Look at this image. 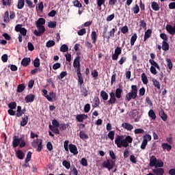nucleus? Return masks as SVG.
Wrapping results in <instances>:
<instances>
[{
	"mask_svg": "<svg viewBox=\"0 0 175 175\" xmlns=\"http://www.w3.org/2000/svg\"><path fill=\"white\" fill-rule=\"evenodd\" d=\"M132 142H133V138L131 135H127L125 139H123L121 135H117L115 139V144L118 148H121V147L126 148V147L129 146V143H132Z\"/></svg>",
	"mask_w": 175,
	"mask_h": 175,
	"instance_id": "f257e3e1",
	"label": "nucleus"
},
{
	"mask_svg": "<svg viewBox=\"0 0 175 175\" xmlns=\"http://www.w3.org/2000/svg\"><path fill=\"white\" fill-rule=\"evenodd\" d=\"M137 98V85H132L131 92L126 94V102H131L132 99H136Z\"/></svg>",
	"mask_w": 175,
	"mask_h": 175,
	"instance_id": "f03ea898",
	"label": "nucleus"
},
{
	"mask_svg": "<svg viewBox=\"0 0 175 175\" xmlns=\"http://www.w3.org/2000/svg\"><path fill=\"white\" fill-rule=\"evenodd\" d=\"M116 166V161L112 159H107L103 163V167H105V169H108V170H111Z\"/></svg>",
	"mask_w": 175,
	"mask_h": 175,
	"instance_id": "7ed1b4c3",
	"label": "nucleus"
},
{
	"mask_svg": "<svg viewBox=\"0 0 175 175\" xmlns=\"http://www.w3.org/2000/svg\"><path fill=\"white\" fill-rule=\"evenodd\" d=\"M122 53V49L120 46H117L116 49H115L114 53L112 54V56H111L113 61H117L118 59V57L121 55Z\"/></svg>",
	"mask_w": 175,
	"mask_h": 175,
	"instance_id": "20e7f679",
	"label": "nucleus"
},
{
	"mask_svg": "<svg viewBox=\"0 0 175 175\" xmlns=\"http://www.w3.org/2000/svg\"><path fill=\"white\" fill-rule=\"evenodd\" d=\"M80 56H77L73 62V66L75 68L77 72H81V67L80 64Z\"/></svg>",
	"mask_w": 175,
	"mask_h": 175,
	"instance_id": "39448f33",
	"label": "nucleus"
},
{
	"mask_svg": "<svg viewBox=\"0 0 175 175\" xmlns=\"http://www.w3.org/2000/svg\"><path fill=\"white\" fill-rule=\"evenodd\" d=\"M110 98L107 101V105H114L117 103V97L116 96V93L111 92L109 93Z\"/></svg>",
	"mask_w": 175,
	"mask_h": 175,
	"instance_id": "423d86ee",
	"label": "nucleus"
},
{
	"mask_svg": "<svg viewBox=\"0 0 175 175\" xmlns=\"http://www.w3.org/2000/svg\"><path fill=\"white\" fill-rule=\"evenodd\" d=\"M36 27L38 29V31H34V35H36V36H40L41 35H43L44 32H46V28L44 26H36Z\"/></svg>",
	"mask_w": 175,
	"mask_h": 175,
	"instance_id": "0eeeda50",
	"label": "nucleus"
},
{
	"mask_svg": "<svg viewBox=\"0 0 175 175\" xmlns=\"http://www.w3.org/2000/svg\"><path fill=\"white\" fill-rule=\"evenodd\" d=\"M69 150L71 154H73V155H77V154H79V151L77 150V146H76V145L75 144H70Z\"/></svg>",
	"mask_w": 175,
	"mask_h": 175,
	"instance_id": "6e6552de",
	"label": "nucleus"
},
{
	"mask_svg": "<svg viewBox=\"0 0 175 175\" xmlns=\"http://www.w3.org/2000/svg\"><path fill=\"white\" fill-rule=\"evenodd\" d=\"M13 140H12V147L14 148H16V147H18L20 146L21 143V138H18L17 136H14L13 137Z\"/></svg>",
	"mask_w": 175,
	"mask_h": 175,
	"instance_id": "1a4fd4ad",
	"label": "nucleus"
},
{
	"mask_svg": "<svg viewBox=\"0 0 175 175\" xmlns=\"http://www.w3.org/2000/svg\"><path fill=\"white\" fill-rule=\"evenodd\" d=\"M154 175H163L165 174V169L163 168H155L152 170Z\"/></svg>",
	"mask_w": 175,
	"mask_h": 175,
	"instance_id": "9d476101",
	"label": "nucleus"
},
{
	"mask_svg": "<svg viewBox=\"0 0 175 175\" xmlns=\"http://www.w3.org/2000/svg\"><path fill=\"white\" fill-rule=\"evenodd\" d=\"M87 118H88V116L84 113L78 114L76 116V119H77V121H78V122H83V121H84V120H87Z\"/></svg>",
	"mask_w": 175,
	"mask_h": 175,
	"instance_id": "9b49d317",
	"label": "nucleus"
},
{
	"mask_svg": "<svg viewBox=\"0 0 175 175\" xmlns=\"http://www.w3.org/2000/svg\"><path fill=\"white\" fill-rule=\"evenodd\" d=\"M157 157L155 156H152L150 159V163H149V166L150 167H155L157 166Z\"/></svg>",
	"mask_w": 175,
	"mask_h": 175,
	"instance_id": "f8f14e48",
	"label": "nucleus"
},
{
	"mask_svg": "<svg viewBox=\"0 0 175 175\" xmlns=\"http://www.w3.org/2000/svg\"><path fill=\"white\" fill-rule=\"evenodd\" d=\"M116 35V29L113 28L108 32V36H105V38L109 42L111 38H114Z\"/></svg>",
	"mask_w": 175,
	"mask_h": 175,
	"instance_id": "ddd939ff",
	"label": "nucleus"
},
{
	"mask_svg": "<svg viewBox=\"0 0 175 175\" xmlns=\"http://www.w3.org/2000/svg\"><path fill=\"white\" fill-rule=\"evenodd\" d=\"M25 100L26 103H31V102L35 100V96L32 94H28L25 96Z\"/></svg>",
	"mask_w": 175,
	"mask_h": 175,
	"instance_id": "4468645a",
	"label": "nucleus"
},
{
	"mask_svg": "<svg viewBox=\"0 0 175 175\" xmlns=\"http://www.w3.org/2000/svg\"><path fill=\"white\" fill-rule=\"evenodd\" d=\"M31 64V57H25L21 61L22 66H28Z\"/></svg>",
	"mask_w": 175,
	"mask_h": 175,
	"instance_id": "2eb2a0df",
	"label": "nucleus"
},
{
	"mask_svg": "<svg viewBox=\"0 0 175 175\" xmlns=\"http://www.w3.org/2000/svg\"><path fill=\"white\" fill-rule=\"evenodd\" d=\"M152 34V30H151L150 29L146 31L144 37V42H146L147 39H150V38H151Z\"/></svg>",
	"mask_w": 175,
	"mask_h": 175,
	"instance_id": "dca6fc26",
	"label": "nucleus"
},
{
	"mask_svg": "<svg viewBox=\"0 0 175 175\" xmlns=\"http://www.w3.org/2000/svg\"><path fill=\"white\" fill-rule=\"evenodd\" d=\"M122 88H116L115 92V96H116L117 99H121L122 98Z\"/></svg>",
	"mask_w": 175,
	"mask_h": 175,
	"instance_id": "f3484780",
	"label": "nucleus"
},
{
	"mask_svg": "<svg viewBox=\"0 0 175 175\" xmlns=\"http://www.w3.org/2000/svg\"><path fill=\"white\" fill-rule=\"evenodd\" d=\"M77 75L78 76V83L79 85H83L84 83V79H83V75L81 74V71L77 72Z\"/></svg>",
	"mask_w": 175,
	"mask_h": 175,
	"instance_id": "a211bd4d",
	"label": "nucleus"
},
{
	"mask_svg": "<svg viewBox=\"0 0 175 175\" xmlns=\"http://www.w3.org/2000/svg\"><path fill=\"white\" fill-rule=\"evenodd\" d=\"M90 36H91V40L92 41L93 44H96V40L98 39V34H96V31H92Z\"/></svg>",
	"mask_w": 175,
	"mask_h": 175,
	"instance_id": "6ab92c4d",
	"label": "nucleus"
},
{
	"mask_svg": "<svg viewBox=\"0 0 175 175\" xmlns=\"http://www.w3.org/2000/svg\"><path fill=\"white\" fill-rule=\"evenodd\" d=\"M159 117H161V120H163V121L167 120V115H166V113H165V111H163V109H161L159 111Z\"/></svg>",
	"mask_w": 175,
	"mask_h": 175,
	"instance_id": "aec40b11",
	"label": "nucleus"
},
{
	"mask_svg": "<svg viewBox=\"0 0 175 175\" xmlns=\"http://www.w3.org/2000/svg\"><path fill=\"white\" fill-rule=\"evenodd\" d=\"M166 30L170 35H173L174 33H175V26L173 27L171 25H167Z\"/></svg>",
	"mask_w": 175,
	"mask_h": 175,
	"instance_id": "412c9836",
	"label": "nucleus"
},
{
	"mask_svg": "<svg viewBox=\"0 0 175 175\" xmlns=\"http://www.w3.org/2000/svg\"><path fill=\"white\" fill-rule=\"evenodd\" d=\"M122 128L126 129V131H132V129H133V126L131 124L124 122L122 124Z\"/></svg>",
	"mask_w": 175,
	"mask_h": 175,
	"instance_id": "4be33fe9",
	"label": "nucleus"
},
{
	"mask_svg": "<svg viewBox=\"0 0 175 175\" xmlns=\"http://www.w3.org/2000/svg\"><path fill=\"white\" fill-rule=\"evenodd\" d=\"M42 92H43V96H44V98H46L47 100H49V102H54V100H53V98L50 97V96L47 94L48 93L47 90L43 89Z\"/></svg>",
	"mask_w": 175,
	"mask_h": 175,
	"instance_id": "5701e85b",
	"label": "nucleus"
},
{
	"mask_svg": "<svg viewBox=\"0 0 175 175\" xmlns=\"http://www.w3.org/2000/svg\"><path fill=\"white\" fill-rule=\"evenodd\" d=\"M40 143H43V140L42 139H36L33 141L31 143L32 147H34V148H36Z\"/></svg>",
	"mask_w": 175,
	"mask_h": 175,
	"instance_id": "b1692460",
	"label": "nucleus"
},
{
	"mask_svg": "<svg viewBox=\"0 0 175 175\" xmlns=\"http://www.w3.org/2000/svg\"><path fill=\"white\" fill-rule=\"evenodd\" d=\"M148 117L151 118L153 121H155L157 120V115L155 114V111H154L152 109H150L148 111Z\"/></svg>",
	"mask_w": 175,
	"mask_h": 175,
	"instance_id": "393cba45",
	"label": "nucleus"
},
{
	"mask_svg": "<svg viewBox=\"0 0 175 175\" xmlns=\"http://www.w3.org/2000/svg\"><path fill=\"white\" fill-rule=\"evenodd\" d=\"M46 24V19L44 18H40L36 23V27L44 25Z\"/></svg>",
	"mask_w": 175,
	"mask_h": 175,
	"instance_id": "a878e982",
	"label": "nucleus"
},
{
	"mask_svg": "<svg viewBox=\"0 0 175 175\" xmlns=\"http://www.w3.org/2000/svg\"><path fill=\"white\" fill-rule=\"evenodd\" d=\"M16 154L18 159H24V157H25V154H24V152L21 150H18Z\"/></svg>",
	"mask_w": 175,
	"mask_h": 175,
	"instance_id": "bb28decb",
	"label": "nucleus"
},
{
	"mask_svg": "<svg viewBox=\"0 0 175 175\" xmlns=\"http://www.w3.org/2000/svg\"><path fill=\"white\" fill-rule=\"evenodd\" d=\"M149 62H150V65H152V66H154V68L158 69V70H161V67L159 66V64H158V63H157V62H155V60L149 59Z\"/></svg>",
	"mask_w": 175,
	"mask_h": 175,
	"instance_id": "cd10ccee",
	"label": "nucleus"
},
{
	"mask_svg": "<svg viewBox=\"0 0 175 175\" xmlns=\"http://www.w3.org/2000/svg\"><path fill=\"white\" fill-rule=\"evenodd\" d=\"M28 124V116L25 115L23 118H22V121H21V126H25Z\"/></svg>",
	"mask_w": 175,
	"mask_h": 175,
	"instance_id": "c85d7f7f",
	"label": "nucleus"
},
{
	"mask_svg": "<svg viewBox=\"0 0 175 175\" xmlns=\"http://www.w3.org/2000/svg\"><path fill=\"white\" fill-rule=\"evenodd\" d=\"M79 137L82 139V140H87V139H88V134H86L85 131H81L79 133Z\"/></svg>",
	"mask_w": 175,
	"mask_h": 175,
	"instance_id": "c756f323",
	"label": "nucleus"
},
{
	"mask_svg": "<svg viewBox=\"0 0 175 175\" xmlns=\"http://www.w3.org/2000/svg\"><path fill=\"white\" fill-rule=\"evenodd\" d=\"M151 8L152 10H154V12H158L159 10V4L155 1L152 2Z\"/></svg>",
	"mask_w": 175,
	"mask_h": 175,
	"instance_id": "7c9ffc66",
	"label": "nucleus"
},
{
	"mask_svg": "<svg viewBox=\"0 0 175 175\" xmlns=\"http://www.w3.org/2000/svg\"><path fill=\"white\" fill-rule=\"evenodd\" d=\"M152 82L153 83L154 87L157 88V90H161V83H159V81H158V80L153 78L152 79Z\"/></svg>",
	"mask_w": 175,
	"mask_h": 175,
	"instance_id": "2f4dec72",
	"label": "nucleus"
},
{
	"mask_svg": "<svg viewBox=\"0 0 175 175\" xmlns=\"http://www.w3.org/2000/svg\"><path fill=\"white\" fill-rule=\"evenodd\" d=\"M137 40V34L136 33H133V35L131 38V46H135V42Z\"/></svg>",
	"mask_w": 175,
	"mask_h": 175,
	"instance_id": "473e14b6",
	"label": "nucleus"
},
{
	"mask_svg": "<svg viewBox=\"0 0 175 175\" xmlns=\"http://www.w3.org/2000/svg\"><path fill=\"white\" fill-rule=\"evenodd\" d=\"M25 146H27V143L25 142V137L22 136L21 137V142L19 144V147L21 148H24V147H25Z\"/></svg>",
	"mask_w": 175,
	"mask_h": 175,
	"instance_id": "72a5a7b5",
	"label": "nucleus"
},
{
	"mask_svg": "<svg viewBox=\"0 0 175 175\" xmlns=\"http://www.w3.org/2000/svg\"><path fill=\"white\" fill-rule=\"evenodd\" d=\"M100 96L103 100H107L109 99V94L104 90L100 92Z\"/></svg>",
	"mask_w": 175,
	"mask_h": 175,
	"instance_id": "f704fd0d",
	"label": "nucleus"
},
{
	"mask_svg": "<svg viewBox=\"0 0 175 175\" xmlns=\"http://www.w3.org/2000/svg\"><path fill=\"white\" fill-rule=\"evenodd\" d=\"M25 5V0H18L17 4V9L21 10Z\"/></svg>",
	"mask_w": 175,
	"mask_h": 175,
	"instance_id": "c9c22d12",
	"label": "nucleus"
},
{
	"mask_svg": "<svg viewBox=\"0 0 175 175\" xmlns=\"http://www.w3.org/2000/svg\"><path fill=\"white\" fill-rule=\"evenodd\" d=\"M161 147L164 150H167V151L170 152L172 150V145L167 143H163L161 145Z\"/></svg>",
	"mask_w": 175,
	"mask_h": 175,
	"instance_id": "e433bc0d",
	"label": "nucleus"
},
{
	"mask_svg": "<svg viewBox=\"0 0 175 175\" xmlns=\"http://www.w3.org/2000/svg\"><path fill=\"white\" fill-rule=\"evenodd\" d=\"M49 129L53 132V133H55V135H59V129H58V127H54L53 125L49 124Z\"/></svg>",
	"mask_w": 175,
	"mask_h": 175,
	"instance_id": "4c0bfd02",
	"label": "nucleus"
},
{
	"mask_svg": "<svg viewBox=\"0 0 175 175\" xmlns=\"http://www.w3.org/2000/svg\"><path fill=\"white\" fill-rule=\"evenodd\" d=\"M3 21L7 24L10 23V19L9 18V11H6L4 14Z\"/></svg>",
	"mask_w": 175,
	"mask_h": 175,
	"instance_id": "58836bf2",
	"label": "nucleus"
},
{
	"mask_svg": "<svg viewBox=\"0 0 175 175\" xmlns=\"http://www.w3.org/2000/svg\"><path fill=\"white\" fill-rule=\"evenodd\" d=\"M81 95L82 96H88V90L87 89V88L83 87L82 88H81Z\"/></svg>",
	"mask_w": 175,
	"mask_h": 175,
	"instance_id": "ea45409f",
	"label": "nucleus"
},
{
	"mask_svg": "<svg viewBox=\"0 0 175 175\" xmlns=\"http://www.w3.org/2000/svg\"><path fill=\"white\" fill-rule=\"evenodd\" d=\"M94 105H92V107L94 108H96L98 107V106H99V105H100V100H99V97H94Z\"/></svg>",
	"mask_w": 175,
	"mask_h": 175,
	"instance_id": "a19ab883",
	"label": "nucleus"
},
{
	"mask_svg": "<svg viewBox=\"0 0 175 175\" xmlns=\"http://www.w3.org/2000/svg\"><path fill=\"white\" fill-rule=\"evenodd\" d=\"M141 79H142V83H144V84L148 83V79H147V75H146V73L144 72L142 74Z\"/></svg>",
	"mask_w": 175,
	"mask_h": 175,
	"instance_id": "79ce46f5",
	"label": "nucleus"
},
{
	"mask_svg": "<svg viewBox=\"0 0 175 175\" xmlns=\"http://www.w3.org/2000/svg\"><path fill=\"white\" fill-rule=\"evenodd\" d=\"M162 50H163V51H167L169 50V44L167 43V42L163 41Z\"/></svg>",
	"mask_w": 175,
	"mask_h": 175,
	"instance_id": "37998d69",
	"label": "nucleus"
},
{
	"mask_svg": "<svg viewBox=\"0 0 175 175\" xmlns=\"http://www.w3.org/2000/svg\"><path fill=\"white\" fill-rule=\"evenodd\" d=\"M167 62V66L170 69V70H172L173 69V63L172 62V60L169 58L166 59Z\"/></svg>",
	"mask_w": 175,
	"mask_h": 175,
	"instance_id": "c03bdc74",
	"label": "nucleus"
},
{
	"mask_svg": "<svg viewBox=\"0 0 175 175\" xmlns=\"http://www.w3.org/2000/svg\"><path fill=\"white\" fill-rule=\"evenodd\" d=\"M33 66L35 68H39L40 66V59L38 57H36L33 61Z\"/></svg>",
	"mask_w": 175,
	"mask_h": 175,
	"instance_id": "a18cd8bd",
	"label": "nucleus"
},
{
	"mask_svg": "<svg viewBox=\"0 0 175 175\" xmlns=\"http://www.w3.org/2000/svg\"><path fill=\"white\" fill-rule=\"evenodd\" d=\"M8 107L10 109L14 110L16 107H17V103L16 102H11L8 104Z\"/></svg>",
	"mask_w": 175,
	"mask_h": 175,
	"instance_id": "49530a36",
	"label": "nucleus"
},
{
	"mask_svg": "<svg viewBox=\"0 0 175 175\" xmlns=\"http://www.w3.org/2000/svg\"><path fill=\"white\" fill-rule=\"evenodd\" d=\"M31 158H32V152H28L27 154L26 159L25 160V163H28V162H29V161H31Z\"/></svg>",
	"mask_w": 175,
	"mask_h": 175,
	"instance_id": "de8ad7c7",
	"label": "nucleus"
},
{
	"mask_svg": "<svg viewBox=\"0 0 175 175\" xmlns=\"http://www.w3.org/2000/svg\"><path fill=\"white\" fill-rule=\"evenodd\" d=\"M68 50H69V48L68 47V45H66L65 44L62 45L60 47V51L62 53H66V51H68Z\"/></svg>",
	"mask_w": 175,
	"mask_h": 175,
	"instance_id": "09e8293b",
	"label": "nucleus"
},
{
	"mask_svg": "<svg viewBox=\"0 0 175 175\" xmlns=\"http://www.w3.org/2000/svg\"><path fill=\"white\" fill-rule=\"evenodd\" d=\"M25 2L29 9H33L35 8V5H33V3L31 0H25Z\"/></svg>",
	"mask_w": 175,
	"mask_h": 175,
	"instance_id": "8fccbe9b",
	"label": "nucleus"
},
{
	"mask_svg": "<svg viewBox=\"0 0 175 175\" xmlns=\"http://www.w3.org/2000/svg\"><path fill=\"white\" fill-rule=\"evenodd\" d=\"M85 33H87V29L85 28H83L77 31L79 36H83V35H85Z\"/></svg>",
	"mask_w": 175,
	"mask_h": 175,
	"instance_id": "3c124183",
	"label": "nucleus"
},
{
	"mask_svg": "<svg viewBox=\"0 0 175 175\" xmlns=\"http://www.w3.org/2000/svg\"><path fill=\"white\" fill-rule=\"evenodd\" d=\"M25 90V86L24 84H19L17 87V92H23Z\"/></svg>",
	"mask_w": 175,
	"mask_h": 175,
	"instance_id": "603ef678",
	"label": "nucleus"
},
{
	"mask_svg": "<svg viewBox=\"0 0 175 175\" xmlns=\"http://www.w3.org/2000/svg\"><path fill=\"white\" fill-rule=\"evenodd\" d=\"M154 167H155V169H157L158 167H159V168L163 167V161H162L161 160H157L156 166Z\"/></svg>",
	"mask_w": 175,
	"mask_h": 175,
	"instance_id": "864d4df0",
	"label": "nucleus"
},
{
	"mask_svg": "<svg viewBox=\"0 0 175 175\" xmlns=\"http://www.w3.org/2000/svg\"><path fill=\"white\" fill-rule=\"evenodd\" d=\"M55 46V42L54 40H49L46 44V47L50 48Z\"/></svg>",
	"mask_w": 175,
	"mask_h": 175,
	"instance_id": "5fc2aeb1",
	"label": "nucleus"
},
{
	"mask_svg": "<svg viewBox=\"0 0 175 175\" xmlns=\"http://www.w3.org/2000/svg\"><path fill=\"white\" fill-rule=\"evenodd\" d=\"M147 144H148V142H147V139H144L142 141V143L141 144V149L142 150H146V147L147 146Z\"/></svg>",
	"mask_w": 175,
	"mask_h": 175,
	"instance_id": "6e6d98bb",
	"label": "nucleus"
},
{
	"mask_svg": "<svg viewBox=\"0 0 175 175\" xmlns=\"http://www.w3.org/2000/svg\"><path fill=\"white\" fill-rule=\"evenodd\" d=\"M3 6H10L12 5V0H1Z\"/></svg>",
	"mask_w": 175,
	"mask_h": 175,
	"instance_id": "4d7b16f0",
	"label": "nucleus"
},
{
	"mask_svg": "<svg viewBox=\"0 0 175 175\" xmlns=\"http://www.w3.org/2000/svg\"><path fill=\"white\" fill-rule=\"evenodd\" d=\"M62 165L63 166H64V167H66V169H70V163L68 162V161H63Z\"/></svg>",
	"mask_w": 175,
	"mask_h": 175,
	"instance_id": "13d9d810",
	"label": "nucleus"
},
{
	"mask_svg": "<svg viewBox=\"0 0 175 175\" xmlns=\"http://www.w3.org/2000/svg\"><path fill=\"white\" fill-rule=\"evenodd\" d=\"M73 5L75 6V8H83V5L81 3H80V1H79V0H75L73 1Z\"/></svg>",
	"mask_w": 175,
	"mask_h": 175,
	"instance_id": "bf43d9fd",
	"label": "nucleus"
},
{
	"mask_svg": "<svg viewBox=\"0 0 175 175\" xmlns=\"http://www.w3.org/2000/svg\"><path fill=\"white\" fill-rule=\"evenodd\" d=\"M65 76H68V72L66 71H63L60 73V75L59 76H57V78L59 80H62V79H64V77H65Z\"/></svg>",
	"mask_w": 175,
	"mask_h": 175,
	"instance_id": "052dcab7",
	"label": "nucleus"
},
{
	"mask_svg": "<svg viewBox=\"0 0 175 175\" xmlns=\"http://www.w3.org/2000/svg\"><path fill=\"white\" fill-rule=\"evenodd\" d=\"M48 27L49 28H55L57 27V22L49 21L48 23Z\"/></svg>",
	"mask_w": 175,
	"mask_h": 175,
	"instance_id": "680f3d73",
	"label": "nucleus"
},
{
	"mask_svg": "<svg viewBox=\"0 0 175 175\" xmlns=\"http://www.w3.org/2000/svg\"><path fill=\"white\" fill-rule=\"evenodd\" d=\"M52 124L53 128H58V126H59V122L56 119L52 120Z\"/></svg>",
	"mask_w": 175,
	"mask_h": 175,
	"instance_id": "e2e57ef3",
	"label": "nucleus"
},
{
	"mask_svg": "<svg viewBox=\"0 0 175 175\" xmlns=\"http://www.w3.org/2000/svg\"><path fill=\"white\" fill-rule=\"evenodd\" d=\"M85 46L87 48L88 50H91V49H92V47H94V46L92 45V44L88 41H86L85 42Z\"/></svg>",
	"mask_w": 175,
	"mask_h": 175,
	"instance_id": "0e129e2a",
	"label": "nucleus"
},
{
	"mask_svg": "<svg viewBox=\"0 0 175 175\" xmlns=\"http://www.w3.org/2000/svg\"><path fill=\"white\" fill-rule=\"evenodd\" d=\"M129 31V29L128 28V26L125 25L121 28V32L122 33H128Z\"/></svg>",
	"mask_w": 175,
	"mask_h": 175,
	"instance_id": "69168bd1",
	"label": "nucleus"
},
{
	"mask_svg": "<svg viewBox=\"0 0 175 175\" xmlns=\"http://www.w3.org/2000/svg\"><path fill=\"white\" fill-rule=\"evenodd\" d=\"M81 165H82V166H88V162L87 161V159L85 158H82L81 160Z\"/></svg>",
	"mask_w": 175,
	"mask_h": 175,
	"instance_id": "338daca9",
	"label": "nucleus"
},
{
	"mask_svg": "<svg viewBox=\"0 0 175 175\" xmlns=\"http://www.w3.org/2000/svg\"><path fill=\"white\" fill-rule=\"evenodd\" d=\"M114 135H116L114 131H109L108 133L109 139H110L111 140H114Z\"/></svg>",
	"mask_w": 175,
	"mask_h": 175,
	"instance_id": "774afa93",
	"label": "nucleus"
}]
</instances>
